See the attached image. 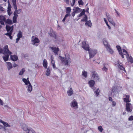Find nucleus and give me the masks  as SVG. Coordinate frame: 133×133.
<instances>
[{"label":"nucleus","mask_w":133,"mask_h":133,"mask_svg":"<svg viewBox=\"0 0 133 133\" xmlns=\"http://www.w3.org/2000/svg\"><path fill=\"white\" fill-rule=\"evenodd\" d=\"M82 46L85 50L89 51L90 58H93L97 53V51L96 50H90L89 45L86 44L85 41L82 42Z\"/></svg>","instance_id":"f257e3e1"},{"label":"nucleus","mask_w":133,"mask_h":133,"mask_svg":"<svg viewBox=\"0 0 133 133\" xmlns=\"http://www.w3.org/2000/svg\"><path fill=\"white\" fill-rule=\"evenodd\" d=\"M59 57L62 63L65 65H68L69 63H70L71 62V59L69 55L65 57H62L61 56H59Z\"/></svg>","instance_id":"f03ea898"},{"label":"nucleus","mask_w":133,"mask_h":133,"mask_svg":"<svg viewBox=\"0 0 133 133\" xmlns=\"http://www.w3.org/2000/svg\"><path fill=\"white\" fill-rule=\"evenodd\" d=\"M31 42L33 45H35L36 46H37L38 44H36L39 43L40 40L37 37L33 36L31 37Z\"/></svg>","instance_id":"7ed1b4c3"},{"label":"nucleus","mask_w":133,"mask_h":133,"mask_svg":"<svg viewBox=\"0 0 133 133\" xmlns=\"http://www.w3.org/2000/svg\"><path fill=\"white\" fill-rule=\"evenodd\" d=\"M125 107V110L128 112H131L133 107L132 105L130 103H126Z\"/></svg>","instance_id":"20e7f679"},{"label":"nucleus","mask_w":133,"mask_h":133,"mask_svg":"<svg viewBox=\"0 0 133 133\" xmlns=\"http://www.w3.org/2000/svg\"><path fill=\"white\" fill-rule=\"evenodd\" d=\"M3 51L4 53V54H9L11 55L12 54L11 52H10L9 50L8 46L6 45L4 46L3 48Z\"/></svg>","instance_id":"39448f33"},{"label":"nucleus","mask_w":133,"mask_h":133,"mask_svg":"<svg viewBox=\"0 0 133 133\" xmlns=\"http://www.w3.org/2000/svg\"><path fill=\"white\" fill-rule=\"evenodd\" d=\"M88 83L89 84V86L90 87L94 90L95 89V88L94 87V85L95 84V82L94 80H90L88 82Z\"/></svg>","instance_id":"423d86ee"},{"label":"nucleus","mask_w":133,"mask_h":133,"mask_svg":"<svg viewBox=\"0 0 133 133\" xmlns=\"http://www.w3.org/2000/svg\"><path fill=\"white\" fill-rule=\"evenodd\" d=\"M118 66V68L121 70L125 71L124 68L123 67V64L121 63L118 60L117 62Z\"/></svg>","instance_id":"0eeeda50"},{"label":"nucleus","mask_w":133,"mask_h":133,"mask_svg":"<svg viewBox=\"0 0 133 133\" xmlns=\"http://www.w3.org/2000/svg\"><path fill=\"white\" fill-rule=\"evenodd\" d=\"M71 107L76 108H77L78 107L77 103L75 99H74L71 102Z\"/></svg>","instance_id":"6e6552de"},{"label":"nucleus","mask_w":133,"mask_h":133,"mask_svg":"<svg viewBox=\"0 0 133 133\" xmlns=\"http://www.w3.org/2000/svg\"><path fill=\"white\" fill-rule=\"evenodd\" d=\"M126 97L123 98V100L124 102L126 103H129L131 101L130 99V96L129 95H125Z\"/></svg>","instance_id":"1a4fd4ad"},{"label":"nucleus","mask_w":133,"mask_h":133,"mask_svg":"<svg viewBox=\"0 0 133 133\" xmlns=\"http://www.w3.org/2000/svg\"><path fill=\"white\" fill-rule=\"evenodd\" d=\"M123 52H122V51L121 52L119 53V54L121 55L122 57L123 58H124V55H126V56L127 57V55L128 54H129L127 52V51L125 50V49H123Z\"/></svg>","instance_id":"9d476101"},{"label":"nucleus","mask_w":133,"mask_h":133,"mask_svg":"<svg viewBox=\"0 0 133 133\" xmlns=\"http://www.w3.org/2000/svg\"><path fill=\"white\" fill-rule=\"evenodd\" d=\"M6 28L7 32L11 31L12 32H13L14 29L13 26H10L9 25H6Z\"/></svg>","instance_id":"9b49d317"},{"label":"nucleus","mask_w":133,"mask_h":133,"mask_svg":"<svg viewBox=\"0 0 133 133\" xmlns=\"http://www.w3.org/2000/svg\"><path fill=\"white\" fill-rule=\"evenodd\" d=\"M126 57L129 62L131 64L133 63V58L131 56H129V54H127Z\"/></svg>","instance_id":"f8f14e48"},{"label":"nucleus","mask_w":133,"mask_h":133,"mask_svg":"<svg viewBox=\"0 0 133 133\" xmlns=\"http://www.w3.org/2000/svg\"><path fill=\"white\" fill-rule=\"evenodd\" d=\"M16 12H14V16H13V22L14 23H16L17 22V18L18 16V15H16Z\"/></svg>","instance_id":"ddd939ff"},{"label":"nucleus","mask_w":133,"mask_h":133,"mask_svg":"<svg viewBox=\"0 0 133 133\" xmlns=\"http://www.w3.org/2000/svg\"><path fill=\"white\" fill-rule=\"evenodd\" d=\"M49 34L50 36L53 37L55 39H56L57 36L54 31L52 30V31H51Z\"/></svg>","instance_id":"4468645a"},{"label":"nucleus","mask_w":133,"mask_h":133,"mask_svg":"<svg viewBox=\"0 0 133 133\" xmlns=\"http://www.w3.org/2000/svg\"><path fill=\"white\" fill-rule=\"evenodd\" d=\"M11 7L10 4V3H9L8 7L7 12L9 16H10L12 14V12H11Z\"/></svg>","instance_id":"2eb2a0df"},{"label":"nucleus","mask_w":133,"mask_h":133,"mask_svg":"<svg viewBox=\"0 0 133 133\" xmlns=\"http://www.w3.org/2000/svg\"><path fill=\"white\" fill-rule=\"evenodd\" d=\"M52 50H53V52L56 54H57L59 50V49L58 48H56L55 47H52L51 48Z\"/></svg>","instance_id":"dca6fc26"},{"label":"nucleus","mask_w":133,"mask_h":133,"mask_svg":"<svg viewBox=\"0 0 133 133\" xmlns=\"http://www.w3.org/2000/svg\"><path fill=\"white\" fill-rule=\"evenodd\" d=\"M43 67L45 69L47 68L48 67V62L45 59H44L43 60Z\"/></svg>","instance_id":"f3484780"},{"label":"nucleus","mask_w":133,"mask_h":133,"mask_svg":"<svg viewBox=\"0 0 133 133\" xmlns=\"http://www.w3.org/2000/svg\"><path fill=\"white\" fill-rule=\"evenodd\" d=\"M11 58L12 60L14 61H16L18 59V57L15 55H11Z\"/></svg>","instance_id":"a211bd4d"},{"label":"nucleus","mask_w":133,"mask_h":133,"mask_svg":"<svg viewBox=\"0 0 133 133\" xmlns=\"http://www.w3.org/2000/svg\"><path fill=\"white\" fill-rule=\"evenodd\" d=\"M10 55L9 54H6V55L3 56V58L5 61H6L8 60L9 56Z\"/></svg>","instance_id":"6ab92c4d"},{"label":"nucleus","mask_w":133,"mask_h":133,"mask_svg":"<svg viewBox=\"0 0 133 133\" xmlns=\"http://www.w3.org/2000/svg\"><path fill=\"white\" fill-rule=\"evenodd\" d=\"M12 33V32L11 31H10L9 32H8L5 34V35H6L8 36L11 39H12V37L11 36Z\"/></svg>","instance_id":"aec40b11"},{"label":"nucleus","mask_w":133,"mask_h":133,"mask_svg":"<svg viewBox=\"0 0 133 133\" xmlns=\"http://www.w3.org/2000/svg\"><path fill=\"white\" fill-rule=\"evenodd\" d=\"M67 93L68 95L69 96H71L73 94V91L72 89L70 88L69 90L68 91Z\"/></svg>","instance_id":"412c9836"},{"label":"nucleus","mask_w":133,"mask_h":133,"mask_svg":"<svg viewBox=\"0 0 133 133\" xmlns=\"http://www.w3.org/2000/svg\"><path fill=\"white\" fill-rule=\"evenodd\" d=\"M27 87L28 91L30 92L32 91V86L31 85L30 83L29 84V85Z\"/></svg>","instance_id":"4be33fe9"},{"label":"nucleus","mask_w":133,"mask_h":133,"mask_svg":"<svg viewBox=\"0 0 133 133\" xmlns=\"http://www.w3.org/2000/svg\"><path fill=\"white\" fill-rule=\"evenodd\" d=\"M91 77L92 79L96 81L99 80V77L98 75H92V76Z\"/></svg>","instance_id":"5701e85b"},{"label":"nucleus","mask_w":133,"mask_h":133,"mask_svg":"<svg viewBox=\"0 0 133 133\" xmlns=\"http://www.w3.org/2000/svg\"><path fill=\"white\" fill-rule=\"evenodd\" d=\"M6 63L7 64V67L8 70H10L12 68V66L11 63L7 62Z\"/></svg>","instance_id":"b1692460"},{"label":"nucleus","mask_w":133,"mask_h":133,"mask_svg":"<svg viewBox=\"0 0 133 133\" xmlns=\"http://www.w3.org/2000/svg\"><path fill=\"white\" fill-rule=\"evenodd\" d=\"M85 25L86 26H88L89 27H91L92 25V24L91 23V21L89 20L88 21H87L85 23Z\"/></svg>","instance_id":"393cba45"},{"label":"nucleus","mask_w":133,"mask_h":133,"mask_svg":"<svg viewBox=\"0 0 133 133\" xmlns=\"http://www.w3.org/2000/svg\"><path fill=\"white\" fill-rule=\"evenodd\" d=\"M23 81L25 83L26 85H27L28 84L30 83L29 80H27L26 78H23L22 79Z\"/></svg>","instance_id":"a878e982"},{"label":"nucleus","mask_w":133,"mask_h":133,"mask_svg":"<svg viewBox=\"0 0 133 133\" xmlns=\"http://www.w3.org/2000/svg\"><path fill=\"white\" fill-rule=\"evenodd\" d=\"M107 50L109 51V52H110L111 54H112L114 52V51L113 50L111 49L110 48V46H107V47L106 48Z\"/></svg>","instance_id":"bb28decb"},{"label":"nucleus","mask_w":133,"mask_h":133,"mask_svg":"<svg viewBox=\"0 0 133 133\" xmlns=\"http://www.w3.org/2000/svg\"><path fill=\"white\" fill-rule=\"evenodd\" d=\"M51 70V68L49 67L48 68L46 71V75H50Z\"/></svg>","instance_id":"cd10ccee"},{"label":"nucleus","mask_w":133,"mask_h":133,"mask_svg":"<svg viewBox=\"0 0 133 133\" xmlns=\"http://www.w3.org/2000/svg\"><path fill=\"white\" fill-rule=\"evenodd\" d=\"M22 33L20 30H19L17 35V37L20 38H21L22 37Z\"/></svg>","instance_id":"c85d7f7f"},{"label":"nucleus","mask_w":133,"mask_h":133,"mask_svg":"<svg viewBox=\"0 0 133 133\" xmlns=\"http://www.w3.org/2000/svg\"><path fill=\"white\" fill-rule=\"evenodd\" d=\"M25 71V69L24 68H22L20 71L19 73V75H23Z\"/></svg>","instance_id":"c756f323"},{"label":"nucleus","mask_w":133,"mask_h":133,"mask_svg":"<svg viewBox=\"0 0 133 133\" xmlns=\"http://www.w3.org/2000/svg\"><path fill=\"white\" fill-rule=\"evenodd\" d=\"M71 9L70 7H68L66 8V13L69 15Z\"/></svg>","instance_id":"7c9ffc66"},{"label":"nucleus","mask_w":133,"mask_h":133,"mask_svg":"<svg viewBox=\"0 0 133 133\" xmlns=\"http://www.w3.org/2000/svg\"><path fill=\"white\" fill-rule=\"evenodd\" d=\"M106 15L109 21L110 22H111V21H112V19L110 16L107 13H106Z\"/></svg>","instance_id":"2f4dec72"},{"label":"nucleus","mask_w":133,"mask_h":133,"mask_svg":"<svg viewBox=\"0 0 133 133\" xmlns=\"http://www.w3.org/2000/svg\"><path fill=\"white\" fill-rule=\"evenodd\" d=\"M73 10L76 13H78L80 10V8L78 7H76Z\"/></svg>","instance_id":"473e14b6"},{"label":"nucleus","mask_w":133,"mask_h":133,"mask_svg":"<svg viewBox=\"0 0 133 133\" xmlns=\"http://www.w3.org/2000/svg\"><path fill=\"white\" fill-rule=\"evenodd\" d=\"M3 124L5 127H10V125H9L8 123L4 122V123Z\"/></svg>","instance_id":"72a5a7b5"},{"label":"nucleus","mask_w":133,"mask_h":133,"mask_svg":"<svg viewBox=\"0 0 133 133\" xmlns=\"http://www.w3.org/2000/svg\"><path fill=\"white\" fill-rule=\"evenodd\" d=\"M25 127H23L22 126V129L23 130H24L26 131V132H27L28 131L29 129L27 128V127L25 125Z\"/></svg>","instance_id":"f704fd0d"},{"label":"nucleus","mask_w":133,"mask_h":133,"mask_svg":"<svg viewBox=\"0 0 133 133\" xmlns=\"http://www.w3.org/2000/svg\"><path fill=\"white\" fill-rule=\"evenodd\" d=\"M116 48L119 54L122 51V49L121 47L119 45H117L116 46Z\"/></svg>","instance_id":"c9c22d12"},{"label":"nucleus","mask_w":133,"mask_h":133,"mask_svg":"<svg viewBox=\"0 0 133 133\" xmlns=\"http://www.w3.org/2000/svg\"><path fill=\"white\" fill-rule=\"evenodd\" d=\"M104 21L105 22V23H106L108 27V28H109V29H111L110 26L108 24V22H107V20L105 18H104Z\"/></svg>","instance_id":"e433bc0d"},{"label":"nucleus","mask_w":133,"mask_h":133,"mask_svg":"<svg viewBox=\"0 0 133 133\" xmlns=\"http://www.w3.org/2000/svg\"><path fill=\"white\" fill-rule=\"evenodd\" d=\"M100 91L98 88L95 91V94L97 96H98L99 95V93Z\"/></svg>","instance_id":"4c0bfd02"},{"label":"nucleus","mask_w":133,"mask_h":133,"mask_svg":"<svg viewBox=\"0 0 133 133\" xmlns=\"http://www.w3.org/2000/svg\"><path fill=\"white\" fill-rule=\"evenodd\" d=\"M7 23L9 24H12V23L11 20L10 19H7L6 22Z\"/></svg>","instance_id":"58836bf2"},{"label":"nucleus","mask_w":133,"mask_h":133,"mask_svg":"<svg viewBox=\"0 0 133 133\" xmlns=\"http://www.w3.org/2000/svg\"><path fill=\"white\" fill-rule=\"evenodd\" d=\"M21 11L22 10L21 9H19L18 10H17L15 11L14 12H16V15H17V14H20Z\"/></svg>","instance_id":"ea45409f"},{"label":"nucleus","mask_w":133,"mask_h":133,"mask_svg":"<svg viewBox=\"0 0 133 133\" xmlns=\"http://www.w3.org/2000/svg\"><path fill=\"white\" fill-rule=\"evenodd\" d=\"M85 11L84 9L80 13L79 16V17H80L82 16L83 15H85Z\"/></svg>","instance_id":"a19ab883"},{"label":"nucleus","mask_w":133,"mask_h":133,"mask_svg":"<svg viewBox=\"0 0 133 133\" xmlns=\"http://www.w3.org/2000/svg\"><path fill=\"white\" fill-rule=\"evenodd\" d=\"M103 43L105 46H106V48L107 47V46H109V45H108L107 42L105 40H104Z\"/></svg>","instance_id":"79ce46f5"},{"label":"nucleus","mask_w":133,"mask_h":133,"mask_svg":"<svg viewBox=\"0 0 133 133\" xmlns=\"http://www.w3.org/2000/svg\"><path fill=\"white\" fill-rule=\"evenodd\" d=\"M5 19H6L5 17L2 15L0 16V20H3L5 21Z\"/></svg>","instance_id":"37998d69"},{"label":"nucleus","mask_w":133,"mask_h":133,"mask_svg":"<svg viewBox=\"0 0 133 133\" xmlns=\"http://www.w3.org/2000/svg\"><path fill=\"white\" fill-rule=\"evenodd\" d=\"M28 130V131L27 132H26L27 133H35V132L33 130H30L29 129Z\"/></svg>","instance_id":"c03bdc74"},{"label":"nucleus","mask_w":133,"mask_h":133,"mask_svg":"<svg viewBox=\"0 0 133 133\" xmlns=\"http://www.w3.org/2000/svg\"><path fill=\"white\" fill-rule=\"evenodd\" d=\"M78 2L79 5H83V3L82 1V0H79L78 1Z\"/></svg>","instance_id":"a18cd8bd"},{"label":"nucleus","mask_w":133,"mask_h":133,"mask_svg":"<svg viewBox=\"0 0 133 133\" xmlns=\"http://www.w3.org/2000/svg\"><path fill=\"white\" fill-rule=\"evenodd\" d=\"M98 130L101 132H102L103 129L101 126H99L98 127Z\"/></svg>","instance_id":"49530a36"},{"label":"nucleus","mask_w":133,"mask_h":133,"mask_svg":"<svg viewBox=\"0 0 133 133\" xmlns=\"http://www.w3.org/2000/svg\"><path fill=\"white\" fill-rule=\"evenodd\" d=\"M69 15L68 14H67L65 15L64 18L62 20V22H64L66 18V17H68L69 16Z\"/></svg>","instance_id":"de8ad7c7"},{"label":"nucleus","mask_w":133,"mask_h":133,"mask_svg":"<svg viewBox=\"0 0 133 133\" xmlns=\"http://www.w3.org/2000/svg\"><path fill=\"white\" fill-rule=\"evenodd\" d=\"M13 5L14 6V9H15V11L17 10V6L16 5V3H13Z\"/></svg>","instance_id":"09e8293b"},{"label":"nucleus","mask_w":133,"mask_h":133,"mask_svg":"<svg viewBox=\"0 0 133 133\" xmlns=\"http://www.w3.org/2000/svg\"><path fill=\"white\" fill-rule=\"evenodd\" d=\"M104 66H105L107 68L109 67V65L108 63H104L103 64Z\"/></svg>","instance_id":"8fccbe9b"},{"label":"nucleus","mask_w":133,"mask_h":133,"mask_svg":"<svg viewBox=\"0 0 133 133\" xmlns=\"http://www.w3.org/2000/svg\"><path fill=\"white\" fill-rule=\"evenodd\" d=\"M108 68H107L105 66H104L102 68V70L103 71H104L105 72H107L108 71Z\"/></svg>","instance_id":"3c124183"},{"label":"nucleus","mask_w":133,"mask_h":133,"mask_svg":"<svg viewBox=\"0 0 133 133\" xmlns=\"http://www.w3.org/2000/svg\"><path fill=\"white\" fill-rule=\"evenodd\" d=\"M129 121L133 120V116H130L128 118Z\"/></svg>","instance_id":"603ef678"},{"label":"nucleus","mask_w":133,"mask_h":133,"mask_svg":"<svg viewBox=\"0 0 133 133\" xmlns=\"http://www.w3.org/2000/svg\"><path fill=\"white\" fill-rule=\"evenodd\" d=\"M116 87L115 86L113 87L112 89V92H114V91H115V90H116Z\"/></svg>","instance_id":"864d4df0"},{"label":"nucleus","mask_w":133,"mask_h":133,"mask_svg":"<svg viewBox=\"0 0 133 133\" xmlns=\"http://www.w3.org/2000/svg\"><path fill=\"white\" fill-rule=\"evenodd\" d=\"M51 64H53L55 63V62L54 60H53V58L52 57H51Z\"/></svg>","instance_id":"5fc2aeb1"},{"label":"nucleus","mask_w":133,"mask_h":133,"mask_svg":"<svg viewBox=\"0 0 133 133\" xmlns=\"http://www.w3.org/2000/svg\"><path fill=\"white\" fill-rule=\"evenodd\" d=\"M112 102V107L115 106L116 105V102L114 101H113Z\"/></svg>","instance_id":"6e6d98bb"},{"label":"nucleus","mask_w":133,"mask_h":133,"mask_svg":"<svg viewBox=\"0 0 133 133\" xmlns=\"http://www.w3.org/2000/svg\"><path fill=\"white\" fill-rule=\"evenodd\" d=\"M82 75H87V72L84 70L82 72Z\"/></svg>","instance_id":"4d7b16f0"},{"label":"nucleus","mask_w":133,"mask_h":133,"mask_svg":"<svg viewBox=\"0 0 133 133\" xmlns=\"http://www.w3.org/2000/svg\"><path fill=\"white\" fill-rule=\"evenodd\" d=\"M84 19H85L86 22L87 21L88 17L86 15H84Z\"/></svg>","instance_id":"13d9d810"},{"label":"nucleus","mask_w":133,"mask_h":133,"mask_svg":"<svg viewBox=\"0 0 133 133\" xmlns=\"http://www.w3.org/2000/svg\"><path fill=\"white\" fill-rule=\"evenodd\" d=\"M116 12L117 14V15L119 17L120 16V14L115 9Z\"/></svg>","instance_id":"bf43d9fd"},{"label":"nucleus","mask_w":133,"mask_h":133,"mask_svg":"<svg viewBox=\"0 0 133 133\" xmlns=\"http://www.w3.org/2000/svg\"><path fill=\"white\" fill-rule=\"evenodd\" d=\"M0 11H4V8L2 6H0Z\"/></svg>","instance_id":"052dcab7"},{"label":"nucleus","mask_w":133,"mask_h":133,"mask_svg":"<svg viewBox=\"0 0 133 133\" xmlns=\"http://www.w3.org/2000/svg\"><path fill=\"white\" fill-rule=\"evenodd\" d=\"M4 21L3 20H1L0 21V24H1V25H4Z\"/></svg>","instance_id":"680f3d73"},{"label":"nucleus","mask_w":133,"mask_h":133,"mask_svg":"<svg viewBox=\"0 0 133 133\" xmlns=\"http://www.w3.org/2000/svg\"><path fill=\"white\" fill-rule=\"evenodd\" d=\"M109 100L110 101H111L112 102L113 101V100L112 98L111 97H109Z\"/></svg>","instance_id":"e2e57ef3"},{"label":"nucleus","mask_w":133,"mask_h":133,"mask_svg":"<svg viewBox=\"0 0 133 133\" xmlns=\"http://www.w3.org/2000/svg\"><path fill=\"white\" fill-rule=\"evenodd\" d=\"M20 38L17 37V38L16 39V43H17L18 42V41H19Z\"/></svg>","instance_id":"0e129e2a"},{"label":"nucleus","mask_w":133,"mask_h":133,"mask_svg":"<svg viewBox=\"0 0 133 133\" xmlns=\"http://www.w3.org/2000/svg\"><path fill=\"white\" fill-rule=\"evenodd\" d=\"M76 13V12H75L74 11L73 12H72V13L71 14L72 16L74 17Z\"/></svg>","instance_id":"69168bd1"},{"label":"nucleus","mask_w":133,"mask_h":133,"mask_svg":"<svg viewBox=\"0 0 133 133\" xmlns=\"http://www.w3.org/2000/svg\"><path fill=\"white\" fill-rule=\"evenodd\" d=\"M52 66L53 68L54 69H55V68H56V66H55V63H54V64H52Z\"/></svg>","instance_id":"338daca9"},{"label":"nucleus","mask_w":133,"mask_h":133,"mask_svg":"<svg viewBox=\"0 0 133 133\" xmlns=\"http://www.w3.org/2000/svg\"><path fill=\"white\" fill-rule=\"evenodd\" d=\"M92 75H97V74L96 73V72L94 71L92 72Z\"/></svg>","instance_id":"774afa93"}]
</instances>
